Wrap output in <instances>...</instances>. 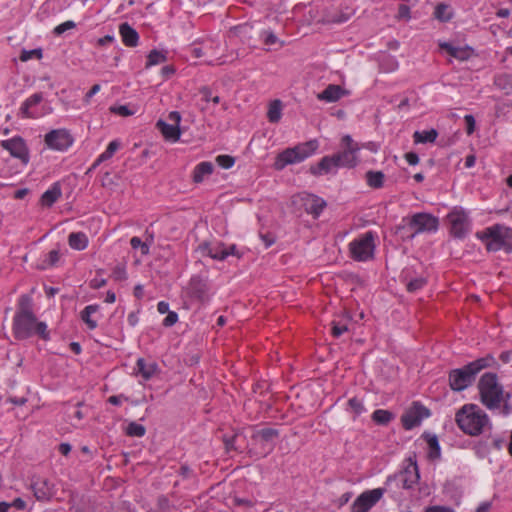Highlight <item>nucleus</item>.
Wrapping results in <instances>:
<instances>
[{
  "instance_id": "1",
  "label": "nucleus",
  "mask_w": 512,
  "mask_h": 512,
  "mask_svg": "<svg viewBox=\"0 0 512 512\" xmlns=\"http://www.w3.org/2000/svg\"><path fill=\"white\" fill-rule=\"evenodd\" d=\"M342 151L330 156H324L317 164L310 166V173L314 176L336 173L338 168H354L358 164L357 152L360 146L350 135L343 136L341 140Z\"/></svg>"
},
{
  "instance_id": "2",
  "label": "nucleus",
  "mask_w": 512,
  "mask_h": 512,
  "mask_svg": "<svg viewBox=\"0 0 512 512\" xmlns=\"http://www.w3.org/2000/svg\"><path fill=\"white\" fill-rule=\"evenodd\" d=\"M496 360L492 354L478 358L462 368L452 369L449 372V386L451 390L460 392L469 387L475 380L476 375L485 368L492 367Z\"/></svg>"
},
{
  "instance_id": "3",
  "label": "nucleus",
  "mask_w": 512,
  "mask_h": 512,
  "mask_svg": "<svg viewBox=\"0 0 512 512\" xmlns=\"http://www.w3.org/2000/svg\"><path fill=\"white\" fill-rule=\"evenodd\" d=\"M458 427L470 436H478L489 423L487 414L476 404H465L455 415Z\"/></svg>"
},
{
  "instance_id": "4",
  "label": "nucleus",
  "mask_w": 512,
  "mask_h": 512,
  "mask_svg": "<svg viewBox=\"0 0 512 512\" xmlns=\"http://www.w3.org/2000/svg\"><path fill=\"white\" fill-rule=\"evenodd\" d=\"M481 403L490 410L498 409L504 400L506 392L498 382L496 373H484L478 382Z\"/></svg>"
},
{
  "instance_id": "5",
  "label": "nucleus",
  "mask_w": 512,
  "mask_h": 512,
  "mask_svg": "<svg viewBox=\"0 0 512 512\" xmlns=\"http://www.w3.org/2000/svg\"><path fill=\"white\" fill-rule=\"evenodd\" d=\"M477 237L485 242L488 251L505 249L508 253L512 252V229L510 228L496 224L478 232Z\"/></svg>"
},
{
  "instance_id": "6",
  "label": "nucleus",
  "mask_w": 512,
  "mask_h": 512,
  "mask_svg": "<svg viewBox=\"0 0 512 512\" xmlns=\"http://www.w3.org/2000/svg\"><path fill=\"white\" fill-rule=\"evenodd\" d=\"M317 149V140H310L305 143L298 144L293 148H288L278 154L274 163V168L276 170H282L289 164L299 163L313 155Z\"/></svg>"
},
{
  "instance_id": "7",
  "label": "nucleus",
  "mask_w": 512,
  "mask_h": 512,
  "mask_svg": "<svg viewBox=\"0 0 512 512\" xmlns=\"http://www.w3.org/2000/svg\"><path fill=\"white\" fill-rule=\"evenodd\" d=\"M198 250L203 255L219 261L225 260L229 255H234L237 258L242 257V253L237 250L235 244L227 246L221 241L203 242L198 246Z\"/></svg>"
},
{
  "instance_id": "8",
  "label": "nucleus",
  "mask_w": 512,
  "mask_h": 512,
  "mask_svg": "<svg viewBox=\"0 0 512 512\" xmlns=\"http://www.w3.org/2000/svg\"><path fill=\"white\" fill-rule=\"evenodd\" d=\"M375 245L372 232H367L349 244L351 257L356 261H366L373 256Z\"/></svg>"
},
{
  "instance_id": "9",
  "label": "nucleus",
  "mask_w": 512,
  "mask_h": 512,
  "mask_svg": "<svg viewBox=\"0 0 512 512\" xmlns=\"http://www.w3.org/2000/svg\"><path fill=\"white\" fill-rule=\"evenodd\" d=\"M419 469L416 461L408 458V464L399 473L388 477L387 484L396 482L404 489H411L419 481Z\"/></svg>"
},
{
  "instance_id": "10",
  "label": "nucleus",
  "mask_w": 512,
  "mask_h": 512,
  "mask_svg": "<svg viewBox=\"0 0 512 512\" xmlns=\"http://www.w3.org/2000/svg\"><path fill=\"white\" fill-rule=\"evenodd\" d=\"M429 416L430 411L428 408L419 402H414L413 405L402 415L401 422L406 430H411L414 427L419 426L421 421Z\"/></svg>"
},
{
  "instance_id": "11",
  "label": "nucleus",
  "mask_w": 512,
  "mask_h": 512,
  "mask_svg": "<svg viewBox=\"0 0 512 512\" xmlns=\"http://www.w3.org/2000/svg\"><path fill=\"white\" fill-rule=\"evenodd\" d=\"M408 227L413 230L410 237L425 231H436L438 228V219L427 213L414 214L408 223Z\"/></svg>"
},
{
  "instance_id": "12",
  "label": "nucleus",
  "mask_w": 512,
  "mask_h": 512,
  "mask_svg": "<svg viewBox=\"0 0 512 512\" xmlns=\"http://www.w3.org/2000/svg\"><path fill=\"white\" fill-rule=\"evenodd\" d=\"M384 489L376 488L361 493L353 502L351 512H368L383 496Z\"/></svg>"
},
{
  "instance_id": "13",
  "label": "nucleus",
  "mask_w": 512,
  "mask_h": 512,
  "mask_svg": "<svg viewBox=\"0 0 512 512\" xmlns=\"http://www.w3.org/2000/svg\"><path fill=\"white\" fill-rule=\"evenodd\" d=\"M36 315H15L13 319V332L16 339H27L34 333Z\"/></svg>"
},
{
  "instance_id": "14",
  "label": "nucleus",
  "mask_w": 512,
  "mask_h": 512,
  "mask_svg": "<svg viewBox=\"0 0 512 512\" xmlns=\"http://www.w3.org/2000/svg\"><path fill=\"white\" fill-rule=\"evenodd\" d=\"M73 137L66 129H55L45 135L46 145L54 150L64 151L73 144Z\"/></svg>"
},
{
  "instance_id": "15",
  "label": "nucleus",
  "mask_w": 512,
  "mask_h": 512,
  "mask_svg": "<svg viewBox=\"0 0 512 512\" xmlns=\"http://www.w3.org/2000/svg\"><path fill=\"white\" fill-rule=\"evenodd\" d=\"M0 145L3 149L9 151L11 156L18 158L24 165L28 164L29 150L22 137L15 136L8 140H2Z\"/></svg>"
},
{
  "instance_id": "16",
  "label": "nucleus",
  "mask_w": 512,
  "mask_h": 512,
  "mask_svg": "<svg viewBox=\"0 0 512 512\" xmlns=\"http://www.w3.org/2000/svg\"><path fill=\"white\" fill-rule=\"evenodd\" d=\"M168 119L172 122L171 124H168L163 120H158L156 126L161 131L162 135L166 140L175 142L179 140L181 135V131L179 128L181 115L177 111H172L169 113Z\"/></svg>"
},
{
  "instance_id": "17",
  "label": "nucleus",
  "mask_w": 512,
  "mask_h": 512,
  "mask_svg": "<svg viewBox=\"0 0 512 512\" xmlns=\"http://www.w3.org/2000/svg\"><path fill=\"white\" fill-rule=\"evenodd\" d=\"M294 203H299L308 214H312L315 218L321 214L326 206V202L323 199L306 192L296 195L294 197Z\"/></svg>"
},
{
  "instance_id": "18",
  "label": "nucleus",
  "mask_w": 512,
  "mask_h": 512,
  "mask_svg": "<svg viewBox=\"0 0 512 512\" xmlns=\"http://www.w3.org/2000/svg\"><path fill=\"white\" fill-rule=\"evenodd\" d=\"M450 232L454 237L463 238L468 230V219L464 211L454 210L447 216Z\"/></svg>"
},
{
  "instance_id": "19",
  "label": "nucleus",
  "mask_w": 512,
  "mask_h": 512,
  "mask_svg": "<svg viewBox=\"0 0 512 512\" xmlns=\"http://www.w3.org/2000/svg\"><path fill=\"white\" fill-rule=\"evenodd\" d=\"M31 487L38 501H47L54 494V485L47 478H36L32 481Z\"/></svg>"
},
{
  "instance_id": "20",
  "label": "nucleus",
  "mask_w": 512,
  "mask_h": 512,
  "mask_svg": "<svg viewBox=\"0 0 512 512\" xmlns=\"http://www.w3.org/2000/svg\"><path fill=\"white\" fill-rule=\"evenodd\" d=\"M207 290L206 281L199 276H193L187 285L188 295L199 301H204Z\"/></svg>"
},
{
  "instance_id": "21",
  "label": "nucleus",
  "mask_w": 512,
  "mask_h": 512,
  "mask_svg": "<svg viewBox=\"0 0 512 512\" xmlns=\"http://www.w3.org/2000/svg\"><path fill=\"white\" fill-rule=\"evenodd\" d=\"M348 94L349 92L344 90L340 85L330 84L317 95V98L321 101L332 103Z\"/></svg>"
},
{
  "instance_id": "22",
  "label": "nucleus",
  "mask_w": 512,
  "mask_h": 512,
  "mask_svg": "<svg viewBox=\"0 0 512 512\" xmlns=\"http://www.w3.org/2000/svg\"><path fill=\"white\" fill-rule=\"evenodd\" d=\"M119 34L122 42L127 47H136L139 42L138 32L127 22L119 25Z\"/></svg>"
},
{
  "instance_id": "23",
  "label": "nucleus",
  "mask_w": 512,
  "mask_h": 512,
  "mask_svg": "<svg viewBox=\"0 0 512 512\" xmlns=\"http://www.w3.org/2000/svg\"><path fill=\"white\" fill-rule=\"evenodd\" d=\"M62 195L59 183H54L52 187L45 191L40 199L42 206L51 207Z\"/></svg>"
},
{
  "instance_id": "24",
  "label": "nucleus",
  "mask_w": 512,
  "mask_h": 512,
  "mask_svg": "<svg viewBox=\"0 0 512 512\" xmlns=\"http://www.w3.org/2000/svg\"><path fill=\"white\" fill-rule=\"evenodd\" d=\"M366 183L373 189H380L384 185L385 175L382 171L369 170L365 174Z\"/></svg>"
},
{
  "instance_id": "25",
  "label": "nucleus",
  "mask_w": 512,
  "mask_h": 512,
  "mask_svg": "<svg viewBox=\"0 0 512 512\" xmlns=\"http://www.w3.org/2000/svg\"><path fill=\"white\" fill-rule=\"evenodd\" d=\"M136 365L137 372L143 377L144 380L151 379L157 370L156 363H146L143 358H139Z\"/></svg>"
},
{
  "instance_id": "26",
  "label": "nucleus",
  "mask_w": 512,
  "mask_h": 512,
  "mask_svg": "<svg viewBox=\"0 0 512 512\" xmlns=\"http://www.w3.org/2000/svg\"><path fill=\"white\" fill-rule=\"evenodd\" d=\"M68 244L72 249L84 250L88 245V238L83 232H72L68 236Z\"/></svg>"
},
{
  "instance_id": "27",
  "label": "nucleus",
  "mask_w": 512,
  "mask_h": 512,
  "mask_svg": "<svg viewBox=\"0 0 512 512\" xmlns=\"http://www.w3.org/2000/svg\"><path fill=\"white\" fill-rule=\"evenodd\" d=\"M438 137V132L436 129L432 128L430 130L424 131H415L413 134L414 143H434Z\"/></svg>"
},
{
  "instance_id": "28",
  "label": "nucleus",
  "mask_w": 512,
  "mask_h": 512,
  "mask_svg": "<svg viewBox=\"0 0 512 512\" xmlns=\"http://www.w3.org/2000/svg\"><path fill=\"white\" fill-rule=\"evenodd\" d=\"M440 47L446 50L449 55L459 60H467L470 57V48L455 47L449 43H443Z\"/></svg>"
},
{
  "instance_id": "29",
  "label": "nucleus",
  "mask_w": 512,
  "mask_h": 512,
  "mask_svg": "<svg viewBox=\"0 0 512 512\" xmlns=\"http://www.w3.org/2000/svg\"><path fill=\"white\" fill-rule=\"evenodd\" d=\"M213 165L211 162L199 163L193 171V181L195 183H201L205 176L212 174Z\"/></svg>"
},
{
  "instance_id": "30",
  "label": "nucleus",
  "mask_w": 512,
  "mask_h": 512,
  "mask_svg": "<svg viewBox=\"0 0 512 512\" xmlns=\"http://www.w3.org/2000/svg\"><path fill=\"white\" fill-rule=\"evenodd\" d=\"M15 315H35L33 312V299L29 294H23L18 301V310Z\"/></svg>"
},
{
  "instance_id": "31",
  "label": "nucleus",
  "mask_w": 512,
  "mask_h": 512,
  "mask_svg": "<svg viewBox=\"0 0 512 512\" xmlns=\"http://www.w3.org/2000/svg\"><path fill=\"white\" fill-rule=\"evenodd\" d=\"M282 115V102L278 99L273 100L267 112V118L271 123H277L281 119Z\"/></svg>"
},
{
  "instance_id": "32",
  "label": "nucleus",
  "mask_w": 512,
  "mask_h": 512,
  "mask_svg": "<svg viewBox=\"0 0 512 512\" xmlns=\"http://www.w3.org/2000/svg\"><path fill=\"white\" fill-rule=\"evenodd\" d=\"M279 436V431L273 428H263L261 430L255 431L252 435V439L254 440H262L264 442L272 441L274 438Z\"/></svg>"
},
{
  "instance_id": "33",
  "label": "nucleus",
  "mask_w": 512,
  "mask_h": 512,
  "mask_svg": "<svg viewBox=\"0 0 512 512\" xmlns=\"http://www.w3.org/2000/svg\"><path fill=\"white\" fill-rule=\"evenodd\" d=\"M494 85L500 90L510 92L512 90V76L507 73H502L494 77Z\"/></svg>"
},
{
  "instance_id": "34",
  "label": "nucleus",
  "mask_w": 512,
  "mask_h": 512,
  "mask_svg": "<svg viewBox=\"0 0 512 512\" xmlns=\"http://www.w3.org/2000/svg\"><path fill=\"white\" fill-rule=\"evenodd\" d=\"M98 305H88L81 312V319L87 324L88 328L93 330L97 327V322L91 318V314L98 311Z\"/></svg>"
},
{
  "instance_id": "35",
  "label": "nucleus",
  "mask_w": 512,
  "mask_h": 512,
  "mask_svg": "<svg viewBox=\"0 0 512 512\" xmlns=\"http://www.w3.org/2000/svg\"><path fill=\"white\" fill-rule=\"evenodd\" d=\"M427 444L429 446V458L437 459L440 457V445L435 435L425 434L424 435Z\"/></svg>"
},
{
  "instance_id": "36",
  "label": "nucleus",
  "mask_w": 512,
  "mask_h": 512,
  "mask_svg": "<svg viewBox=\"0 0 512 512\" xmlns=\"http://www.w3.org/2000/svg\"><path fill=\"white\" fill-rule=\"evenodd\" d=\"M393 418L392 412L383 409H377L372 414V420L379 425H387Z\"/></svg>"
},
{
  "instance_id": "37",
  "label": "nucleus",
  "mask_w": 512,
  "mask_h": 512,
  "mask_svg": "<svg viewBox=\"0 0 512 512\" xmlns=\"http://www.w3.org/2000/svg\"><path fill=\"white\" fill-rule=\"evenodd\" d=\"M434 16L441 22H448L451 20L453 14L449 11V6L445 3H439L435 7Z\"/></svg>"
},
{
  "instance_id": "38",
  "label": "nucleus",
  "mask_w": 512,
  "mask_h": 512,
  "mask_svg": "<svg viewBox=\"0 0 512 512\" xmlns=\"http://www.w3.org/2000/svg\"><path fill=\"white\" fill-rule=\"evenodd\" d=\"M167 60L166 54L156 49L150 51L147 56L146 68L163 63Z\"/></svg>"
},
{
  "instance_id": "39",
  "label": "nucleus",
  "mask_w": 512,
  "mask_h": 512,
  "mask_svg": "<svg viewBox=\"0 0 512 512\" xmlns=\"http://www.w3.org/2000/svg\"><path fill=\"white\" fill-rule=\"evenodd\" d=\"M350 320L349 317H347V319L343 322V321H332L331 322V325H332V328H331V333L333 335V337L335 338H339L341 335H343L345 332L348 331V324L347 322Z\"/></svg>"
},
{
  "instance_id": "40",
  "label": "nucleus",
  "mask_w": 512,
  "mask_h": 512,
  "mask_svg": "<svg viewBox=\"0 0 512 512\" xmlns=\"http://www.w3.org/2000/svg\"><path fill=\"white\" fill-rule=\"evenodd\" d=\"M145 433V427L136 422H130L126 428V434L131 437H143Z\"/></svg>"
},
{
  "instance_id": "41",
  "label": "nucleus",
  "mask_w": 512,
  "mask_h": 512,
  "mask_svg": "<svg viewBox=\"0 0 512 512\" xmlns=\"http://www.w3.org/2000/svg\"><path fill=\"white\" fill-rule=\"evenodd\" d=\"M118 148H119V143L115 140L111 141L108 144L106 150L98 157L96 164L110 159L114 155V153L117 151Z\"/></svg>"
},
{
  "instance_id": "42",
  "label": "nucleus",
  "mask_w": 512,
  "mask_h": 512,
  "mask_svg": "<svg viewBox=\"0 0 512 512\" xmlns=\"http://www.w3.org/2000/svg\"><path fill=\"white\" fill-rule=\"evenodd\" d=\"M427 283L426 278L424 277H417L414 279H411L407 282L406 288L409 292H416L420 289H422Z\"/></svg>"
},
{
  "instance_id": "43",
  "label": "nucleus",
  "mask_w": 512,
  "mask_h": 512,
  "mask_svg": "<svg viewBox=\"0 0 512 512\" xmlns=\"http://www.w3.org/2000/svg\"><path fill=\"white\" fill-rule=\"evenodd\" d=\"M130 245L133 249L140 248L142 255L149 254V246L146 242H143L139 237H132L130 240Z\"/></svg>"
},
{
  "instance_id": "44",
  "label": "nucleus",
  "mask_w": 512,
  "mask_h": 512,
  "mask_svg": "<svg viewBox=\"0 0 512 512\" xmlns=\"http://www.w3.org/2000/svg\"><path fill=\"white\" fill-rule=\"evenodd\" d=\"M216 163L224 169H229L234 165L235 158L230 155H219L216 157Z\"/></svg>"
},
{
  "instance_id": "45",
  "label": "nucleus",
  "mask_w": 512,
  "mask_h": 512,
  "mask_svg": "<svg viewBox=\"0 0 512 512\" xmlns=\"http://www.w3.org/2000/svg\"><path fill=\"white\" fill-rule=\"evenodd\" d=\"M33 57H36L37 59H40L42 57V50L41 49H33V50H23L20 54V60L22 62H26Z\"/></svg>"
},
{
  "instance_id": "46",
  "label": "nucleus",
  "mask_w": 512,
  "mask_h": 512,
  "mask_svg": "<svg viewBox=\"0 0 512 512\" xmlns=\"http://www.w3.org/2000/svg\"><path fill=\"white\" fill-rule=\"evenodd\" d=\"M348 405L355 414V416H359L362 412L365 411V408L363 406V403L357 399L356 397L351 398L348 401Z\"/></svg>"
},
{
  "instance_id": "47",
  "label": "nucleus",
  "mask_w": 512,
  "mask_h": 512,
  "mask_svg": "<svg viewBox=\"0 0 512 512\" xmlns=\"http://www.w3.org/2000/svg\"><path fill=\"white\" fill-rule=\"evenodd\" d=\"M34 333L38 334L43 340L49 339L47 325L44 322H38L36 320V324L34 325Z\"/></svg>"
},
{
  "instance_id": "48",
  "label": "nucleus",
  "mask_w": 512,
  "mask_h": 512,
  "mask_svg": "<svg viewBox=\"0 0 512 512\" xmlns=\"http://www.w3.org/2000/svg\"><path fill=\"white\" fill-rule=\"evenodd\" d=\"M112 277L116 281H124L127 279V273L124 265H117L112 271Z\"/></svg>"
},
{
  "instance_id": "49",
  "label": "nucleus",
  "mask_w": 512,
  "mask_h": 512,
  "mask_svg": "<svg viewBox=\"0 0 512 512\" xmlns=\"http://www.w3.org/2000/svg\"><path fill=\"white\" fill-rule=\"evenodd\" d=\"M111 112L115 113V114H118L120 116H124V117H127V116H131L134 114L133 111H131L128 106L126 105H120V106H117V107H111L110 108Z\"/></svg>"
},
{
  "instance_id": "50",
  "label": "nucleus",
  "mask_w": 512,
  "mask_h": 512,
  "mask_svg": "<svg viewBox=\"0 0 512 512\" xmlns=\"http://www.w3.org/2000/svg\"><path fill=\"white\" fill-rule=\"evenodd\" d=\"M200 93L202 94L203 96V99L204 101L206 102H209V101H212L213 103L215 104H218L220 102V98L219 96H212L211 95V90L207 87H203L200 89Z\"/></svg>"
},
{
  "instance_id": "51",
  "label": "nucleus",
  "mask_w": 512,
  "mask_h": 512,
  "mask_svg": "<svg viewBox=\"0 0 512 512\" xmlns=\"http://www.w3.org/2000/svg\"><path fill=\"white\" fill-rule=\"evenodd\" d=\"M237 437H238L237 434H234L231 437L224 436L223 442H224L225 449L227 452H230L232 450H237V448L235 446V441H236Z\"/></svg>"
},
{
  "instance_id": "52",
  "label": "nucleus",
  "mask_w": 512,
  "mask_h": 512,
  "mask_svg": "<svg viewBox=\"0 0 512 512\" xmlns=\"http://www.w3.org/2000/svg\"><path fill=\"white\" fill-rule=\"evenodd\" d=\"M74 27H75V23L73 21H66V22L58 25L57 27H55L54 33L56 35H61L65 31L72 29Z\"/></svg>"
},
{
  "instance_id": "53",
  "label": "nucleus",
  "mask_w": 512,
  "mask_h": 512,
  "mask_svg": "<svg viewBox=\"0 0 512 512\" xmlns=\"http://www.w3.org/2000/svg\"><path fill=\"white\" fill-rule=\"evenodd\" d=\"M178 321V315L174 311H169L165 319L163 320V325L165 327H171Z\"/></svg>"
},
{
  "instance_id": "54",
  "label": "nucleus",
  "mask_w": 512,
  "mask_h": 512,
  "mask_svg": "<svg viewBox=\"0 0 512 512\" xmlns=\"http://www.w3.org/2000/svg\"><path fill=\"white\" fill-rule=\"evenodd\" d=\"M60 258V253L58 250H51L49 253H48V257L45 261V264L48 265V266H53L55 265L58 260Z\"/></svg>"
},
{
  "instance_id": "55",
  "label": "nucleus",
  "mask_w": 512,
  "mask_h": 512,
  "mask_svg": "<svg viewBox=\"0 0 512 512\" xmlns=\"http://www.w3.org/2000/svg\"><path fill=\"white\" fill-rule=\"evenodd\" d=\"M179 475L183 479H190L194 477V472L187 464H182L179 469Z\"/></svg>"
},
{
  "instance_id": "56",
  "label": "nucleus",
  "mask_w": 512,
  "mask_h": 512,
  "mask_svg": "<svg viewBox=\"0 0 512 512\" xmlns=\"http://www.w3.org/2000/svg\"><path fill=\"white\" fill-rule=\"evenodd\" d=\"M42 101V94L35 93L25 100V103L31 108L38 105Z\"/></svg>"
},
{
  "instance_id": "57",
  "label": "nucleus",
  "mask_w": 512,
  "mask_h": 512,
  "mask_svg": "<svg viewBox=\"0 0 512 512\" xmlns=\"http://www.w3.org/2000/svg\"><path fill=\"white\" fill-rule=\"evenodd\" d=\"M424 512H455V511L450 507L434 505V506L426 507Z\"/></svg>"
},
{
  "instance_id": "58",
  "label": "nucleus",
  "mask_w": 512,
  "mask_h": 512,
  "mask_svg": "<svg viewBox=\"0 0 512 512\" xmlns=\"http://www.w3.org/2000/svg\"><path fill=\"white\" fill-rule=\"evenodd\" d=\"M466 126H467V134H472L475 130V119L472 115H466L464 117Z\"/></svg>"
},
{
  "instance_id": "59",
  "label": "nucleus",
  "mask_w": 512,
  "mask_h": 512,
  "mask_svg": "<svg viewBox=\"0 0 512 512\" xmlns=\"http://www.w3.org/2000/svg\"><path fill=\"white\" fill-rule=\"evenodd\" d=\"M157 505L160 510H168L170 507L169 499L166 496L161 495L157 499Z\"/></svg>"
},
{
  "instance_id": "60",
  "label": "nucleus",
  "mask_w": 512,
  "mask_h": 512,
  "mask_svg": "<svg viewBox=\"0 0 512 512\" xmlns=\"http://www.w3.org/2000/svg\"><path fill=\"white\" fill-rule=\"evenodd\" d=\"M398 18H400V19H409L410 18V8L407 5L401 4L399 6Z\"/></svg>"
},
{
  "instance_id": "61",
  "label": "nucleus",
  "mask_w": 512,
  "mask_h": 512,
  "mask_svg": "<svg viewBox=\"0 0 512 512\" xmlns=\"http://www.w3.org/2000/svg\"><path fill=\"white\" fill-rule=\"evenodd\" d=\"M122 400L128 401L129 398L123 394L113 395L108 398V402L112 405H120Z\"/></svg>"
},
{
  "instance_id": "62",
  "label": "nucleus",
  "mask_w": 512,
  "mask_h": 512,
  "mask_svg": "<svg viewBox=\"0 0 512 512\" xmlns=\"http://www.w3.org/2000/svg\"><path fill=\"white\" fill-rule=\"evenodd\" d=\"M263 41L266 45H273L277 43L278 38L273 32H266Z\"/></svg>"
},
{
  "instance_id": "63",
  "label": "nucleus",
  "mask_w": 512,
  "mask_h": 512,
  "mask_svg": "<svg viewBox=\"0 0 512 512\" xmlns=\"http://www.w3.org/2000/svg\"><path fill=\"white\" fill-rule=\"evenodd\" d=\"M405 159L410 165H416L419 163V157L415 152L406 153Z\"/></svg>"
},
{
  "instance_id": "64",
  "label": "nucleus",
  "mask_w": 512,
  "mask_h": 512,
  "mask_svg": "<svg viewBox=\"0 0 512 512\" xmlns=\"http://www.w3.org/2000/svg\"><path fill=\"white\" fill-rule=\"evenodd\" d=\"M22 118H33L34 115L30 112V107L24 102L20 108Z\"/></svg>"
}]
</instances>
